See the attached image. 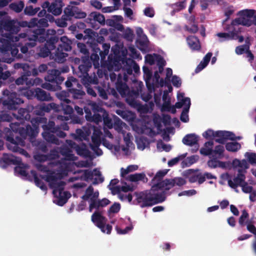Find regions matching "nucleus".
<instances>
[{
  "label": "nucleus",
  "mask_w": 256,
  "mask_h": 256,
  "mask_svg": "<svg viewBox=\"0 0 256 256\" xmlns=\"http://www.w3.org/2000/svg\"><path fill=\"white\" fill-rule=\"evenodd\" d=\"M58 42V38L56 36H52L48 38L44 46L40 48L39 52L40 56L45 58L48 56L50 53V50L54 48V44Z\"/></svg>",
  "instance_id": "obj_18"
},
{
  "label": "nucleus",
  "mask_w": 256,
  "mask_h": 256,
  "mask_svg": "<svg viewBox=\"0 0 256 256\" xmlns=\"http://www.w3.org/2000/svg\"><path fill=\"white\" fill-rule=\"evenodd\" d=\"M13 61L14 58L10 57L5 58L4 56L2 58H0V62H2L10 64ZM6 68L7 66L5 64L3 65L2 66H0V80H6L11 76V74L8 70L3 72V70Z\"/></svg>",
  "instance_id": "obj_28"
},
{
  "label": "nucleus",
  "mask_w": 256,
  "mask_h": 256,
  "mask_svg": "<svg viewBox=\"0 0 256 256\" xmlns=\"http://www.w3.org/2000/svg\"><path fill=\"white\" fill-rule=\"evenodd\" d=\"M246 172H238V174L233 180H228V186L233 188H236L238 186H241L245 182L246 174Z\"/></svg>",
  "instance_id": "obj_25"
},
{
  "label": "nucleus",
  "mask_w": 256,
  "mask_h": 256,
  "mask_svg": "<svg viewBox=\"0 0 256 256\" xmlns=\"http://www.w3.org/2000/svg\"><path fill=\"white\" fill-rule=\"evenodd\" d=\"M244 157L248 162L252 165L256 164V154L252 152H246L244 154Z\"/></svg>",
  "instance_id": "obj_55"
},
{
  "label": "nucleus",
  "mask_w": 256,
  "mask_h": 256,
  "mask_svg": "<svg viewBox=\"0 0 256 256\" xmlns=\"http://www.w3.org/2000/svg\"><path fill=\"white\" fill-rule=\"evenodd\" d=\"M64 4L62 0H54L50 5L48 2H45L42 7L48 8V11L54 16H58L62 12Z\"/></svg>",
  "instance_id": "obj_16"
},
{
  "label": "nucleus",
  "mask_w": 256,
  "mask_h": 256,
  "mask_svg": "<svg viewBox=\"0 0 256 256\" xmlns=\"http://www.w3.org/2000/svg\"><path fill=\"white\" fill-rule=\"evenodd\" d=\"M224 151V146L220 145L218 146L215 148L214 150H213V154L212 156L217 158H220L222 156V154Z\"/></svg>",
  "instance_id": "obj_60"
},
{
  "label": "nucleus",
  "mask_w": 256,
  "mask_h": 256,
  "mask_svg": "<svg viewBox=\"0 0 256 256\" xmlns=\"http://www.w3.org/2000/svg\"><path fill=\"white\" fill-rule=\"evenodd\" d=\"M40 10L39 8H34L32 6H27L24 10V14L28 16L34 15Z\"/></svg>",
  "instance_id": "obj_63"
},
{
  "label": "nucleus",
  "mask_w": 256,
  "mask_h": 256,
  "mask_svg": "<svg viewBox=\"0 0 256 256\" xmlns=\"http://www.w3.org/2000/svg\"><path fill=\"white\" fill-rule=\"evenodd\" d=\"M28 76L25 74L24 73V75L21 76L20 78H18L16 81V83L18 85L24 84H26V85L32 84L33 85L36 83L39 82L40 81V80L39 78H36L32 82L30 80L28 82V78H26Z\"/></svg>",
  "instance_id": "obj_42"
},
{
  "label": "nucleus",
  "mask_w": 256,
  "mask_h": 256,
  "mask_svg": "<svg viewBox=\"0 0 256 256\" xmlns=\"http://www.w3.org/2000/svg\"><path fill=\"white\" fill-rule=\"evenodd\" d=\"M163 104L162 106V111H168L171 112L172 113H175L176 112V106H171L170 105V98L168 96V94L166 92H164L163 96Z\"/></svg>",
  "instance_id": "obj_31"
},
{
  "label": "nucleus",
  "mask_w": 256,
  "mask_h": 256,
  "mask_svg": "<svg viewBox=\"0 0 256 256\" xmlns=\"http://www.w3.org/2000/svg\"><path fill=\"white\" fill-rule=\"evenodd\" d=\"M99 196L98 191L94 192V188L90 186L86 190L85 194L82 196V198L84 200H87L90 202L89 210L92 212L94 210V206L98 200Z\"/></svg>",
  "instance_id": "obj_15"
},
{
  "label": "nucleus",
  "mask_w": 256,
  "mask_h": 256,
  "mask_svg": "<svg viewBox=\"0 0 256 256\" xmlns=\"http://www.w3.org/2000/svg\"><path fill=\"white\" fill-rule=\"evenodd\" d=\"M18 164L14 169L16 174H18L22 176H26L28 174L26 170L28 169V165L22 164L21 161L18 164Z\"/></svg>",
  "instance_id": "obj_39"
},
{
  "label": "nucleus",
  "mask_w": 256,
  "mask_h": 256,
  "mask_svg": "<svg viewBox=\"0 0 256 256\" xmlns=\"http://www.w3.org/2000/svg\"><path fill=\"white\" fill-rule=\"evenodd\" d=\"M60 42L62 44V48H64L65 52H68L71 50V44L72 42L65 36H62L60 38Z\"/></svg>",
  "instance_id": "obj_50"
},
{
  "label": "nucleus",
  "mask_w": 256,
  "mask_h": 256,
  "mask_svg": "<svg viewBox=\"0 0 256 256\" xmlns=\"http://www.w3.org/2000/svg\"><path fill=\"white\" fill-rule=\"evenodd\" d=\"M90 132V128L87 129L86 128H84L82 130L78 129L76 130V134H74L75 138L80 140H86Z\"/></svg>",
  "instance_id": "obj_33"
},
{
  "label": "nucleus",
  "mask_w": 256,
  "mask_h": 256,
  "mask_svg": "<svg viewBox=\"0 0 256 256\" xmlns=\"http://www.w3.org/2000/svg\"><path fill=\"white\" fill-rule=\"evenodd\" d=\"M198 141V136L194 134H189L185 136L182 139L184 144L188 146L194 145Z\"/></svg>",
  "instance_id": "obj_41"
},
{
  "label": "nucleus",
  "mask_w": 256,
  "mask_h": 256,
  "mask_svg": "<svg viewBox=\"0 0 256 256\" xmlns=\"http://www.w3.org/2000/svg\"><path fill=\"white\" fill-rule=\"evenodd\" d=\"M48 76L46 78V80L52 82V81H60L62 82L64 80V78L60 76V72L58 70H49L48 72Z\"/></svg>",
  "instance_id": "obj_32"
},
{
  "label": "nucleus",
  "mask_w": 256,
  "mask_h": 256,
  "mask_svg": "<svg viewBox=\"0 0 256 256\" xmlns=\"http://www.w3.org/2000/svg\"><path fill=\"white\" fill-rule=\"evenodd\" d=\"M46 119L44 118L37 117L32 118L31 120L32 127L30 126H27L25 133L22 132L24 128L20 127L18 122L10 124V128L13 132L6 136V140L8 142L7 144L8 149L12 152H18L26 156H28V152L24 149L20 148V146H24V142L22 138L18 137V132L22 137H24L25 134L32 137L35 136L38 132V126L40 124H42V126L44 130L42 134L44 138L49 142L59 144V140L54 136V134H56L60 138L66 136V134L59 130V128L54 127V123L53 122L50 121L48 122V124H44L46 123Z\"/></svg>",
  "instance_id": "obj_2"
},
{
  "label": "nucleus",
  "mask_w": 256,
  "mask_h": 256,
  "mask_svg": "<svg viewBox=\"0 0 256 256\" xmlns=\"http://www.w3.org/2000/svg\"><path fill=\"white\" fill-rule=\"evenodd\" d=\"M90 129L93 130L94 132L92 136L93 144H90V146L98 156H100L102 154V150L98 148L101 142L102 143V144L104 146L110 150L115 155L118 154L120 150V147L118 144H114L112 136L109 131L104 130V136L111 139L110 142L105 138H101L102 133L99 128L94 126L90 128Z\"/></svg>",
  "instance_id": "obj_4"
},
{
  "label": "nucleus",
  "mask_w": 256,
  "mask_h": 256,
  "mask_svg": "<svg viewBox=\"0 0 256 256\" xmlns=\"http://www.w3.org/2000/svg\"><path fill=\"white\" fill-rule=\"evenodd\" d=\"M40 34L38 35L37 34H35L32 38H27L26 36L25 38L22 40V42H20V44H18V42H16V44H18V46L16 47V48L18 50V47L24 43L25 46H22L20 50L22 53L26 54L28 50V46L34 47L35 46L36 41L44 42L46 40V38L42 36V34H44L42 32H44V30H40Z\"/></svg>",
  "instance_id": "obj_12"
},
{
  "label": "nucleus",
  "mask_w": 256,
  "mask_h": 256,
  "mask_svg": "<svg viewBox=\"0 0 256 256\" xmlns=\"http://www.w3.org/2000/svg\"><path fill=\"white\" fill-rule=\"evenodd\" d=\"M116 88L118 92L122 96H126L127 102L131 106H134L136 104V102L134 100V98L137 97L138 92H134L132 98L128 95L129 93V89L127 85L125 83L119 82V80L116 83Z\"/></svg>",
  "instance_id": "obj_14"
},
{
  "label": "nucleus",
  "mask_w": 256,
  "mask_h": 256,
  "mask_svg": "<svg viewBox=\"0 0 256 256\" xmlns=\"http://www.w3.org/2000/svg\"><path fill=\"white\" fill-rule=\"evenodd\" d=\"M187 42L192 50H198L200 46L198 38L194 36H190L187 38Z\"/></svg>",
  "instance_id": "obj_38"
},
{
  "label": "nucleus",
  "mask_w": 256,
  "mask_h": 256,
  "mask_svg": "<svg viewBox=\"0 0 256 256\" xmlns=\"http://www.w3.org/2000/svg\"><path fill=\"white\" fill-rule=\"evenodd\" d=\"M142 38L144 40L143 44L140 46L139 48L142 52H146L150 50L148 47L149 41L146 36L144 34L142 36Z\"/></svg>",
  "instance_id": "obj_56"
},
{
  "label": "nucleus",
  "mask_w": 256,
  "mask_h": 256,
  "mask_svg": "<svg viewBox=\"0 0 256 256\" xmlns=\"http://www.w3.org/2000/svg\"><path fill=\"white\" fill-rule=\"evenodd\" d=\"M138 169V166L137 165L134 164L128 166L126 168H122L120 169V175L124 178L129 172L136 170Z\"/></svg>",
  "instance_id": "obj_54"
},
{
  "label": "nucleus",
  "mask_w": 256,
  "mask_h": 256,
  "mask_svg": "<svg viewBox=\"0 0 256 256\" xmlns=\"http://www.w3.org/2000/svg\"><path fill=\"white\" fill-rule=\"evenodd\" d=\"M124 126L125 124L121 122L120 126L117 128H115V129L118 132V133L121 134L122 135L124 136V140L127 146L130 147L132 145H133L130 140L132 136L129 133L127 134L126 136L125 135V133L124 132V130H122V126Z\"/></svg>",
  "instance_id": "obj_35"
},
{
  "label": "nucleus",
  "mask_w": 256,
  "mask_h": 256,
  "mask_svg": "<svg viewBox=\"0 0 256 256\" xmlns=\"http://www.w3.org/2000/svg\"><path fill=\"white\" fill-rule=\"evenodd\" d=\"M62 44H60L54 54V55L52 54L50 56L52 59L58 62H64L66 58L68 56L66 52L64 50V48H62Z\"/></svg>",
  "instance_id": "obj_29"
},
{
  "label": "nucleus",
  "mask_w": 256,
  "mask_h": 256,
  "mask_svg": "<svg viewBox=\"0 0 256 256\" xmlns=\"http://www.w3.org/2000/svg\"><path fill=\"white\" fill-rule=\"evenodd\" d=\"M216 36L219 38V41L220 42L230 39H236L237 38L236 34L234 32H230L228 33H218Z\"/></svg>",
  "instance_id": "obj_36"
},
{
  "label": "nucleus",
  "mask_w": 256,
  "mask_h": 256,
  "mask_svg": "<svg viewBox=\"0 0 256 256\" xmlns=\"http://www.w3.org/2000/svg\"><path fill=\"white\" fill-rule=\"evenodd\" d=\"M90 16L94 20L100 24H104L105 18L104 16L102 14L97 12H92L90 14Z\"/></svg>",
  "instance_id": "obj_59"
},
{
  "label": "nucleus",
  "mask_w": 256,
  "mask_h": 256,
  "mask_svg": "<svg viewBox=\"0 0 256 256\" xmlns=\"http://www.w3.org/2000/svg\"><path fill=\"white\" fill-rule=\"evenodd\" d=\"M34 158L40 162L48 160H54L50 164L57 166L58 169H54L52 172H50L46 166L40 164H36V167L41 172L46 174V175L40 174V176L48 182L50 187L53 189V194L56 198L54 202L59 206H63L71 194L64 190L65 182L62 180V178L66 176L68 172H72V168L76 166L74 162L76 156L72 154V150L64 146L60 154L58 150H54L48 156L37 154L34 156Z\"/></svg>",
  "instance_id": "obj_1"
},
{
  "label": "nucleus",
  "mask_w": 256,
  "mask_h": 256,
  "mask_svg": "<svg viewBox=\"0 0 256 256\" xmlns=\"http://www.w3.org/2000/svg\"><path fill=\"white\" fill-rule=\"evenodd\" d=\"M127 179L130 182H137L138 181L145 182L146 180V175L144 173L135 174H130L128 176Z\"/></svg>",
  "instance_id": "obj_45"
},
{
  "label": "nucleus",
  "mask_w": 256,
  "mask_h": 256,
  "mask_svg": "<svg viewBox=\"0 0 256 256\" xmlns=\"http://www.w3.org/2000/svg\"><path fill=\"white\" fill-rule=\"evenodd\" d=\"M156 186H152L150 191L136 193V200L141 207L150 206L164 202L166 198L161 192H156Z\"/></svg>",
  "instance_id": "obj_6"
},
{
  "label": "nucleus",
  "mask_w": 256,
  "mask_h": 256,
  "mask_svg": "<svg viewBox=\"0 0 256 256\" xmlns=\"http://www.w3.org/2000/svg\"><path fill=\"white\" fill-rule=\"evenodd\" d=\"M36 97L40 100L49 101L51 100L50 94L40 88L36 89Z\"/></svg>",
  "instance_id": "obj_43"
},
{
  "label": "nucleus",
  "mask_w": 256,
  "mask_h": 256,
  "mask_svg": "<svg viewBox=\"0 0 256 256\" xmlns=\"http://www.w3.org/2000/svg\"><path fill=\"white\" fill-rule=\"evenodd\" d=\"M64 12L71 16L72 18L74 17L76 18H84L86 16V14L80 8L70 5L67 6L64 9Z\"/></svg>",
  "instance_id": "obj_19"
},
{
  "label": "nucleus",
  "mask_w": 256,
  "mask_h": 256,
  "mask_svg": "<svg viewBox=\"0 0 256 256\" xmlns=\"http://www.w3.org/2000/svg\"><path fill=\"white\" fill-rule=\"evenodd\" d=\"M24 4L22 1H19L18 2H14L10 4L9 6V8L14 11L15 12L18 13L22 11L24 8Z\"/></svg>",
  "instance_id": "obj_47"
},
{
  "label": "nucleus",
  "mask_w": 256,
  "mask_h": 256,
  "mask_svg": "<svg viewBox=\"0 0 256 256\" xmlns=\"http://www.w3.org/2000/svg\"><path fill=\"white\" fill-rule=\"evenodd\" d=\"M116 114L130 122L133 121L135 118L134 114L132 112L118 110Z\"/></svg>",
  "instance_id": "obj_49"
},
{
  "label": "nucleus",
  "mask_w": 256,
  "mask_h": 256,
  "mask_svg": "<svg viewBox=\"0 0 256 256\" xmlns=\"http://www.w3.org/2000/svg\"><path fill=\"white\" fill-rule=\"evenodd\" d=\"M66 104V102H61V106L64 111V112L65 114H68V116H58V120H69V117H70V114L72 112L73 109L71 106L69 104Z\"/></svg>",
  "instance_id": "obj_34"
},
{
  "label": "nucleus",
  "mask_w": 256,
  "mask_h": 256,
  "mask_svg": "<svg viewBox=\"0 0 256 256\" xmlns=\"http://www.w3.org/2000/svg\"><path fill=\"white\" fill-rule=\"evenodd\" d=\"M57 97L62 101V102H66V104H70V101L68 100L66 97L68 92L64 91L61 92L56 94Z\"/></svg>",
  "instance_id": "obj_64"
},
{
  "label": "nucleus",
  "mask_w": 256,
  "mask_h": 256,
  "mask_svg": "<svg viewBox=\"0 0 256 256\" xmlns=\"http://www.w3.org/2000/svg\"><path fill=\"white\" fill-rule=\"evenodd\" d=\"M138 148L140 150H144L148 145V142L146 139L143 138H140L136 140Z\"/></svg>",
  "instance_id": "obj_58"
},
{
  "label": "nucleus",
  "mask_w": 256,
  "mask_h": 256,
  "mask_svg": "<svg viewBox=\"0 0 256 256\" xmlns=\"http://www.w3.org/2000/svg\"><path fill=\"white\" fill-rule=\"evenodd\" d=\"M128 192H125L124 190H120V192H114L112 194H118V198L122 201H128V202H130L132 200V196L130 194H123L122 192L126 193Z\"/></svg>",
  "instance_id": "obj_51"
},
{
  "label": "nucleus",
  "mask_w": 256,
  "mask_h": 256,
  "mask_svg": "<svg viewBox=\"0 0 256 256\" xmlns=\"http://www.w3.org/2000/svg\"><path fill=\"white\" fill-rule=\"evenodd\" d=\"M114 4V6H107L104 8L102 10L104 12H111L118 9L120 5V0H112ZM124 3L126 4L130 2V0H123ZM133 2H136V0H132Z\"/></svg>",
  "instance_id": "obj_37"
},
{
  "label": "nucleus",
  "mask_w": 256,
  "mask_h": 256,
  "mask_svg": "<svg viewBox=\"0 0 256 256\" xmlns=\"http://www.w3.org/2000/svg\"><path fill=\"white\" fill-rule=\"evenodd\" d=\"M20 162V158L14 156L12 154H4L2 158L0 160V166L5 168L10 164H18Z\"/></svg>",
  "instance_id": "obj_26"
},
{
  "label": "nucleus",
  "mask_w": 256,
  "mask_h": 256,
  "mask_svg": "<svg viewBox=\"0 0 256 256\" xmlns=\"http://www.w3.org/2000/svg\"><path fill=\"white\" fill-rule=\"evenodd\" d=\"M145 61L150 65L156 64L159 66V72L163 70V66L166 64V62L160 55L156 54H147L145 56Z\"/></svg>",
  "instance_id": "obj_17"
},
{
  "label": "nucleus",
  "mask_w": 256,
  "mask_h": 256,
  "mask_svg": "<svg viewBox=\"0 0 256 256\" xmlns=\"http://www.w3.org/2000/svg\"><path fill=\"white\" fill-rule=\"evenodd\" d=\"M202 136L206 139H214L216 138V132H214L212 130H208L204 132Z\"/></svg>",
  "instance_id": "obj_62"
},
{
  "label": "nucleus",
  "mask_w": 256,
  "mask_h": 256,
  "mask_svg": "<svg viewBox=\"0 0 256 256\" xmlns=\"http://www.w3.org/2000/svg\"><path fill=\"white\" fill-rule=\"evenodd\" d=\"M229 139L234 140H240V137L236 138L234 134L228 131H216V141L219 143L224 142L226 140Z\"/></svg>",
  "instance_id": "obj_23"
},
{
  "label": "nucleus",
  "mask_w": 256,
  "mask_h": 256,
  "mask_svg": "<svg viewBox=\"0 0 256 256\" xmlns=\"http://www.w3.org/2000/svg\"><path fill=\"white\" fill-rule=\"evenodd\" d=\"M214 143L212 141L206 142L204 146L200 149L201 154L205 156L213 154L212 146Z\"/></svg>",
  "instance_id": "obj_40"
},
{
  "label": "nucleus",
  "mask_w": 256,
  "mask_h": 256,
  "mask_svg": "<svg viewBox=\"0 0 256 256\" xmlns=\"http://www.w3.org/2000/svg\"><path fill=\"white\" fill-rule=\"evenodd\" d=\"M186 5V0H184L180 2L172 4V8H173L172 13L173 14L175 12H179L183 9H184Z\"/></svg>",
  "instance_id": "obj_52"
},
{
  "label": "nucleus",
  "mask_w": 256,
  "mask_h": 256,
  "mask_svg": "<svg viewBox=\"0 0 256 256\" xmlns=\"http://www.w3.org/2000/svg\"><path fill=\"white\" fill-rule=\"evenodd\" d=\"M110 203V201L107 198H103L100 200H96L95 205L94 206V209H98L100 207H104L108 205Z\"/></svg>",
  "instance_id": "obj_61"
},
{
  "label": "nucleus",
  "mask_w": 256,
  "mask_h": 256,
  "mask_svg": "<svg viewBox=\"0 0 256 256\" xmlns=\"http://www.w3.org/2000/svg\"><path fill=\"white\" fill-rule=\"evenodd\" d=\"M92 220L102 232L107 234L110 233L112 227L109 224H106V219L102 216L100 212L96 211L92 216Z\"/></svg>",
  "instance_id": "obj_13"
},
{
  "label": "nucleus",
  "mask_w": 256,
  "mask_h": 256,
  "mask_svg": "<svg viewBox=\"0 0 256 256\" xmlns=\"http://www.w3.org/2000/svg\"><path fill=\"white\" fill-rule=\"evenodd\" d=\"M66 143L71 149L75 150L78 155L84 157H88L90 156V152L85 144H82L78 146L70 140H66Z\"/></svg>",
  "instance_id": "obj_20"
},
{
  "label": "nucleus",
  "mask_w": 256,
  "mask_h": 256,
  "mask_svg": "<svg viewBox=\"0 0 256 256\" xmlns=\"http://www.w3.org/2000/svg\"><path fill=\"white\" fill-rule=\"evenodd\" d=\"M254 13L255 10H253L246 9L242 10L238 14L239 16L238 18L233 20L232 24H238L250 26L254 24L256 26V15H254Z\"/></svg>",
  "instance_id": "obj_9"
},
{
  "label": "nucleus",
  "mask_w": 256,
  "mask_h": 256,
  "mask_svg": "<svg viewBox=\"0 0 256 256\" xmlns=\"http://www.w3.org/2000/svg\"><path fill=\"white\" fill-rule=\"evenodd\" d=\"M118 182V180L117 179L112 180L110 181L108 188L110 190H111L112 193L114 192H120V190H124L125 192L132 190V186L126 183L124 184L122 186H115Z\"/></svg>",
  "instance_id": "obj_21"
},
{
  "label": "nucleus",
  "mask_w": 256,
  "mask_h": 256,
  "mask_svg": "<svg viewBox=\"0 0 256 256\" xmlns=\"http://www.w3.org/2000/svg\"><path fill=\"white\" fill-rule=\"evenodd\" d=\"M84 109L86 112V118L88 120L94 122L96 124L102 122V118L101 116L96 113L98 112H101L102 113L104 126L108 128H112L113 124L112 120L108 116L106 111L104 110L96 103L90 102L84 108Z\"/></svg>",
  "instance_id": "obj_5"
},
{
  "label": "nucleus",
  "mask_w": 256,
  "mask_h": 256,
  "mask_svg": "<svg viewBox=\"0 0 256 256\" xmlns=\"http://www.w3.org/2000/svg\"><path fill=\"white\" fill-rule=\"evenodd\" d=\"M212 52H208L204 58L203 60L200 62L196 69V72H198L204 69L208 64L212 56Z\"/></svg>",
  "instance_id": "obj_44"
},
{
  "label": "nucleus",
  "mask_w": 256,
  "mask_h": 256,
  "mask_svg": "<svg viewBox=\"0 0 256 256\" xmlns=\"http://www.w3.org/2000/svg\"><path fill=\"white\" fill-rule=\"evenodd\" d=\"M2 94L7 96V98L3 100L2 104L8 110H15L24 102V101L14 92H10L6 90L3 91Z\"/></svg>",
  "instance_id": "obj_10"
},
{
  "label": "nucleus",
  "mask_w": 256,
  "mask_h": 256,
  "mask_svg": "<svg viewBox=\"0 0 256 256\" xmlns=\"http://www.w3.org/2000/svg\"><path fill=\"white\" fill-rule=\"evenodd\" d=\"M144 77L146 81V86L150 91V94H148L146 96L142 94V100L144 101L147 102L149 100L152 98V90L154 88V85H158L160 86H162L164 84V82L162 78L160 80V76L158 72H156L154 74V82L152 83V86H151L150 79L152 77V72L148 69V68L144 66Z\"/></svg>",
  "instance_id": "obj_8"
},
{
  "label": "nucleus",
  "mask_w": 256,
  "mask_h": 256,
  "mask_svg": "<svg viewBox=\"0 0 256 256\" xmlns=\"http://www.w3.org/2000/svg\"><path fill=\"white\" fill-rule=\"evenodd\" d=\"M37 25V19L36 18H32L30 20V22H28L26 21L22 22H18V26L20 27H28L32 28Z\"/></svg>",
  "instance_id": "obj_57"
},
{
  "label": "nucleus",
  "mask_w": 256,
  "mask_h": 256,
  "mask_svg": "<svg viewBox=\"0 0 256 256\" xmlns=\"http://www.w3.org/2000/svg\"><path fill=\"white\" fill-rule=\"evenodd\" d=\"M241 148L240 144L237 142H230L227 143L226 146V149L230 152H236Z\"/></svg>",
  "instance_id": "obj_53"
},
{
  "label": "nucleus",
  "mask_w": 256,
  "mask_h": 256,
  "mask_svg": "<svg viewBox=\"0 0 256 256\" xmlns=\"http://www.w3.org/2000/svg\"><path fill=\"white\" fill-rule=\"evenodd\" d=\"M246 172H238V174L233 180H228V186L233 188H236L238 186H241L245 182L246 174Z\"/></svg>",
  "instance_id": "obj_24"
},
{
  "label": "nucleus",
  "mask_w": 256,
  "mask_h": 256,
  "mask_svg": "<svg viewBox=\"0 0 256 256\" xmlns=\"http://www.w3.org/2000/svg\"><path fill=\"white\" fill-rule=\"evenodd\" d=\"M232 165L238 172H246V170L249 168V164L246 160H240L238 158L233 160Z\"/></svg>",
  "instance_id": "obj_22"
},
{
  "label": "nucleus",
  "mask_w": 256,
  "mask_h": 256,
  "mask_svg": "<svg viewBox=\"0 0 256 256\" xmlns=\"http://www.w3.org/2000/svg\"><path fill=\"white\" fill-rule=\"evenodd\" d=\"M14 68L16 69L22 68L24 71V73L26 76H36L38 74V70L33 68L27 64H22L17 63L14 64Z\"/></svg>",
  "instance_id": "obj_30"
},
{
  "label": "nucleus",
  "mask_w": 256,
  "mask_h": 256,
  "mask_svg": "<svg viewBox=\"0 0 256 256\" xmlns=\"http://www.w3.org/2000/svg\"><path fill=\"white\" fill-rule=\"evenodd\" d=\"M78 174V176H74L70 178L68 181L74 182L80 178L86 182H92L93 184L101 183L104 181V178L102 176L99 170H94L92 172L88 170H77L74 172V174Z\"/></svg>",
  "instance_id": "obj_7"
},
{
  "label": "nucleus",
  "mask_w": 256,
  "mask_h": 256,
  "mask_svg": "<svg viewBox=\"0 0 256 256\" xmlns=\"http://www.w3.org/2000/svg\"><path fill=\"white\" fill-rule=\"evenodd\" d=\"M177 97L178 102L175 104V106L178 108L184 107L180 116V120L186 122L189 120L188 112L191 104L190 100L189 98H185L184 94L182 92H178Z\"/></svg>",
  "instance_id": "obj_11"
},
{
  "label": "nucleus",
  "mask_w": 256,
  "mask_h": 256,
  "mask_svg": "<svg viewBox=\"0 0 256 256\" xmlns=\"http://www.w3.org/2000/svg\"><path fill=\"white\" fill-rule=\"evenodd\" d=\"M30 174L34 180V182L42 190H46V185L44 184V182L39 179V178L37 176L36 172L34 170H32L30 172Z\"/></svg>",
  "instance_id": "obj_48"
},
{
  "label": "nucleus",
  "mask_w": 256,
  "mask_h": 256,
  "mask_svg": "<svg viewBox=\"0 0 256 256\" xmlns=\"http://www.w3.org/2000/svg\"><path fill=\"white\" fill-rule=\"evenodd\" d=\"M194 16H191L188 20L189 21L190 24H191V26H186V29L190 32L192 33H196L198 30V27L197 24L194 22Z\"/></svg>",
  "instance_id": "obj_46"
},
{
  "label": "nucleus",
  "mask_w": 256,
  "mask_h": 256,
  "mask_svg": "<svg viewBox=\"0 0 256 256\" xmlns=\"http://www.w3.org/2000/svg\"><path fill=\"white\" fill-rule=\"evenodd\" d=\"M0 26L4 30L10 32L2 38H0V53L2 56L9 54L10 52L12 56L17 55L18 50L16 42H22V40L25 38L26 34L22 33L18 36H14L13 34H16L20 31V28L18 26V22L14 20H11L6 17L0 20ZM20 42H18V44Z\"/></svg>",
  "instance_id": "obj_3"
},
{
  "label": "nucleus",
  "mask_w": 256,
  "mask_h": 256,
  "mask_svg": "<svg viewBox=\"0 0 256 256\" xmlns=\"http://www.w3.org/2000/svg\"><path fill=\"white\" fill-rule=\"evenodd\" d=\"M174 186V182L173 180L172 179L163 180L153 186H156V192H161L164 196V190H169ZM164 196L165 197V196Z\"/></svg>",
  "instance_id": "obj_27"
}]
</instances>
